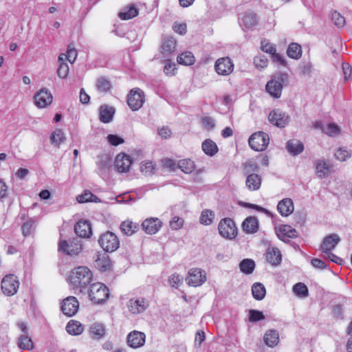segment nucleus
Wrapping results in <instances>:
<instances>
[{"label":"nucleus","mask_w":352,"mask_h":352,"mask_svg":"<svg viewBox=\"0 0 352 352\" xmlns=\"http://www.w3.org/2000/svg\"><path fill=\"white\" fill-rule=\"evenodd\" d=\"M92 277V272L88 267L79 266L72 270L69 279L74 289H79L80 293L85 294Z\"/></svg>","instance_id":"obj_1"},{"label":"nucleus","mask_w":352,"mask_h":352,"mask_svg":"<svg viewBox=\"0 0 352 352\" xmlns=\"http://www.w3.org/2000/svg\"><path fill=\"white\" fill-rule=\"evenodd\" d=\"M287 74L283 72L275 74L272 79L267 82L266 91L274 98H279L281 96L283 85L287 82Z\"/></svg>","instance_id":"obj_2"},{"label":"nucleus","mask_w":352,"mask_h":352,"mask_svg":"<svg viewBox=\"0 0 352 352\" xmlns=\"http://www.w3.org/2000/svg\"><path fill=\"white\" fill-rule=\"evenodd\" d=\"M85 293L89 294L90 300L94 304L102 303L105 302L109 296L108 287L101 283L91 284L89 289L85 291Z\"/></svg>","instance_id":"obj_3"},{"label":"nucleus","mask_w":352,"mask_h":352,"mask_svg":"<svg viewBox=\"0 0 352 352\" xmlns=\"http://www.w3.org/2000/svg\"><path fill=\"white\" fill-rule=\"evenodd\" d=\"M82 249V241L78 237L73 238L69 241L63 240L58 243V250L70 256L78 254Z\"/></svg>","instance_id":"obj_4"},{"label":"nucleus","mask_w":352,"mask_h":352,"mask_svg":"<svg viewBox=\"0 0 352 352\" xmlns=\"http://www.w3.org/2000/svg\"><path fill=\"white\" fill-rule=\"evenodd\" d=\"M98 243L100 247L108 252H113L120 247L118 236L112 232H106L100 236Z\"/></svg>","instance_id":"obj_5"},{"label":"nucleus","mask_w":352,"mask_h":352,"mask_svg":"<svg viewBox=\"0 0 352 352\" xmlns=\"http://www.w3.org/2000/svg\"><path fill=\"white\" fill-rule=\"evenodd\" d=\"M220 235L227 239H234L237 236V228L234 221L230 218L221 219L218 225Z\"/></svg>","instance_id":"obj_6"},{"label":"nucleus","mask_w":352,"mask_h":352,"mask_svg":"<svg viewBox=\"0 0 352 352\" xmlns=\"http://www.w3.org/2000/svg\"><path fill=\"white\" fill-rule=\"evenodd\" d=\"M19 281L16 276L8 274L1 280V289L3 293L8 296H14L19 287Z\"/></svg>","instance_id":"obj_7"},{"label":"nucleus","mask_w":352,"mask_h":352,"mask_svg":"<svg viewBox=\"0 0 352 352\" xmlns=\"http://www.w3.org/2000/svg\"><path fill=\"white\" fill-rule=\"evenodd\" d=\"M269 144V136L267 133L259 131L253 133L249 138L250 146L256 151H262Z\"/></svg>","instance_id":"obj_8"},{"label":"nucleus","mask_w":352,"mask_h":352,"mask_svg":"<svg viewBox=\"0 0 352 352\" xmlns=\"http://www.w3.org/2000/svg\"><path fill=\"white\" fill-rule=\"evenodd\" d=\"M206 280V273L200 268H192L188 271L186 278L187 284L192 287L201 285Z\"/></svg>","instance_id":"obj_9"},{"label":"nucleus","mask_w":352,"mask_h":352,"mask_svg":"<svg viewBox=\"0 0 352 352\" xmlns=\"http://www.w3.org/2000/svg\"><path fill=\"white\" fill-rule=\"evenodd\" d=\"M268 120L271 124L277 127L284 128L289 122L290 118L285 112L276 109L270 113Z\"/></svg>","instance_id":"obj_10"},{"label":"nucleus","mask_w":352,"mask_h":352,"mask_svg":"<svg viewBox=\"0 0 352 352\" xmlns=\"http://www.w3.org/2000/svg\"><path fill=\"white\" fill-rule=\"evenodd\" d=\"M144 102V92L140 89H131L128 95L127 103L132 111L140 109Z\"/></svg>","instance_id":"obj_11"},{"label":"nucleus","mask_w":352,"mask_h":352,"mask_svg":"<svg viewBox=\"0 0 352 352\" xmlns=\"http://www.w3.org/2000/svg\"><path fill=\"white\" fill-rule=\"evenodd\" d=\"M148 306L149 302L145 298H133L127 302L128 309L132 314H142Z\"/></svg>","instance_id":"obj_12"},{"label":"nucleus","mask_w":352,"mask_h":352,"mask_svg":"<svg viewBox=\"0 0 352 352\" xmlns=\"http://www.w3.org/2000/svg\"><path fill=\"white\" fill-rule=\"evenodd\" d=\"M214 68L218 74L228 76L234 70V63L229 57H222L216 60Z\"/></svg>","instance_id":"obj_13"},{"label":"nucleus","mask_w":352,"mask_h":352,"mask_svg":"<svg viewBox=\"0 0 352 352\" xmlns=\"http://www.w3.org/2000/svg\"><path fill=\"white\" fill-rule=\"evenodd\" d=\"M258 23V16L251 10L245 12L239 18V24L243 30H249Z\"/></svg>","instance_id":"obj_14"},{"label":"nucleus","mask_w":352,"mask_h":352,"mask_svg":"<svg viewBox=\"0 0 352 352\" xmlns=\"http://www.w3.org/2000/svg\"><path fill=\"white\" fill-rule=\"evenodd\" d=\"M52 95L47 89L43 88L34 96V104L38 108H45L52 102Z\"/></svg>","instance_id":"obj_15"},{"label":"nucleus","mask_w":352,"mask_h":352,"mask_svg":"<svg viewBox=\"0 0 352 352\" xmlns=\"http://www.w3.org/2000/svg\"><path fill=\"white\" fill-rule=\"evenodd\" d=\"M79 308V302L76 297L69 296L62 302L61 310L63 313L67 316L75 315Z\"/></svg>","instance_id":"obj_16"},{"label":"nucleus","mask_w":352,"mask_h":352,"mask_svg":"<svg viewBox=\"0 0 352 352\" xmlns=\"http://www.w3.org/2000/svg\"><path fill=\"white\" fill-rule=\"evenodd\" d=\"M277 236L284 242H288L289 239H294L298 236V232L296 229L289 225H281L276 228Z\"/></svg>","instance_id":"obj_17"},{"label":"nucleus","mask_w":352,"mask_h":352,"mask_svg":"<svg viewBox=\"0 0 352 352\" xmlns=\"http://www.w3.org/2000/svg\"><path fill=\"white\" fill-rule=\"evenodd\" d=\"M340 241V238L337 234H331L324 238L320 250L324 253H329L336 248Z\"/></svg>","instance_id":"obj_18"},{"label":"nucleus","mask_w":352,"mask_h":352,"mask_svg":"<svg viewBox=\"0 0 352 352\" xmlns=\"http://www.w3.org/2000/svg\"><path fill=\"white\" fill-rule=\"evenodd\" d=\"M162 225V223L158 218L151 217L142 222V227L146 234H154L159 231Z\"/></svg>","instance_id":"obj_19"},{"label":"nucleus","mask_w":352,"mask_h":352,"mask_svg":"<svg viewBox=\"0 0 352 352\" xmlns=\"http://www.w3.org/2000/svg\"><path fill=\"white\" fill-rule=\"evenodd\" d=\"M146 336L144 333L133 331L127 336V343L131 348L136 349L142 346L145 343Z\"/></svg>","instance_id":"obj_20"},{"label":"nucleus","mask_w":352,"mask_h":352,"mask_svg":"<svg viewBox=\"0 0 352 352\" xmlns=\"http://www.w3.org/2000/svg\"><path fill=\"white\" fill-rule=\"evenodd\" d=\"M331 167L332 166L329 161L318 160L315 164L316 174L320 179L325 178L329 175Z\"/></svg>","instance_id":"obj_21"},{"label":"nucleus","mask_w":352,"mask_h":352,"mask_svg":"<svg viewBox=\"0 0 352 352\" xmlns=\"http://www.w3.org/2000/svg\"><path fill=\"white\" fill-rule=\"evenodd\" d=\"M132 161L129 155L126 154H119L117 155L115 164L117 170L120 173H125L129 170Z\"/></svg>","instance_id":"obj_22"},{"label":"nucleus","mask_w":352,"mask_h":352,"mask_svg":"<svg viewBox=\"0 0 352 352\" xmlns=\"http://www.w3.org/2000/svg\"><path fill=\"white\" fill-rule=\"evenodd\" d=\"M75 232L80 238H89L91 234V224L88 221H79L75 226Z\"/></svg>","instance_id":"obj_23"},{"label":"nucleus","mask_w":352,"mask_h":352,"mask_svg":"<svg viewBox=\"0 0 352 352\" xmlns=\"http://www.w3.org/2000/svg\"><path fill=\"white\" fill-rule=\"evenodd\" d=\"M262 178L256 173L249 174L245 180V186L250 191H255L261 188Z\"/></svg>","instance_id":"obj_24"},{"label":"nucleus","mask_w":352,"mask_h":352,"mask_svg":"<svg viewBox=\"0 0 352 352\" xmlns=\"http://www.w3.org/2000/svg\"><path fill=\"white\" fill-rule=\"evenodd\" d=\"M243 230L246 234L256 233L258 230V221L255 217H247L242 223Z\"/></svg>","instance_id":"obj_25"},{"label":"nucleus","mask_w":352,"mask_h":352,"mask_svg":"<svg viewBox=\"0 0 352 352\" xmlns=\"http://www.w3.org/2000/svg\"><path fill=\"white\" fill-rule=\"evenodd\" d=\"M277 209L282 216L287 217L294 211V204L291 199L286 198L280 201Z\"/></svg>","instance_id":"obj_26"},{"label":"nucleus","mask_w":352,"mask_h":352,"mask_svg":"<svg viewBox=\"0 0 352 352\" xmlns=\"http://www.w3.org/2000/svg\"><path fill=\"white\" fill-rule=\"evenodd\" d=\"M265 344L271 348L276 346L279 342V333L275 329L267 331L263 336Z\"/></svg>","instance_id":"obj_27"},{"label":"nucleus","mask_w":352,"mask_h":352,"mask_svg":"<svg viewBox=\"0 0 352 352\" xmlns=\"http://www.w3.org/2000/svg\"><path fill=\"white\" fill-rule=\"evenodd\" d=\"M114 113L113 107L107 104L102 105L100 107V120L103 123H109L112 120Z\"/></svg>","instance_id":"obj_28"},{"label":"nucleus","mask_w":352,"mask_h":352,"mask_svg":"<svg viewBox=\"0 0 352 352\" xmlns=\"http://www.w3.org/2000/svg\"><path fill=\"white\" fill-rule=\"evenodd\" d=\"M287 149L290 154L295 156L302 152L304 146L300 140L292 139L287 142Z\"/></svg>","instance_id":"obj_29"},{"label":"nucleus","mask_w":352,"mask_h":352,"mask_svg":"<svg viewBox=\"0 0 352 352\" xmlns=\"http://www.w3.org/2000/svg\"><path fill=\"white\" fill-rule=\"evenodd\" d=\"M266 257L267 260L274 266L279 265L282 260L280 252L277 248H269Z\"/></svg>","instance_id":"obj_30"},{"label":"nucleus","mask_w":352,"mask_h":352,"mask_svg":"<svg viewBox=\"0 0 352 352\" xmlns=\"http://www.w3.org/2000/svg\"><path fill=\"white\" fill-rule=\"evenodd\" d=\"M120 228L123 234L131 236L139 230V225L130 220H126L121 223Z\"/></svg>","instance_id":"obj_31"},{"label":"nucleus","mask_w":352,"mask_h":352,"mask_svg":"<svg viewBox=\"0 0 352 352\" xmlns=\"http://www.w3.org/2000/svg\"><path fill=\"white\" fill-rule=\"evenodd\" d=\"M90 333L93 339L100 340L106 333L105 327L101 323H94L90 327Z\"/></svg>","instance_id":"obj_32"},{"label":"nucleus","mask_w":352,"mask_h":352,"mask_svg":"<svg viewBox=\"0 0 352 352\" xmlns=\"http://www.w3.org/2000/svg\"><path fill=\"white\" fill-rule=\"evenodd\" d=\"M176 41L173 37H165L162 44V51L163 54L169 55L175 51Z\"/></svg>","instance_id":"obj_33"},{"label":"nucleus","mask_w":352,"mask_h":352,"mask_svg":"<svg viewBox=\"0 0 352 352\" xmlns=\"http://www.w3.org/2000/svg\"><path fill=\"white\" fill-rule=\"evenodd\" d=\"M203 151L209 156H213L218 152L216 143L210 139H207L202 143Z\"/></svg>","instance_id":"obj_34"},{"label":"nucleus","mask_w":352,"mask_h":352,"mask_svg":"<svg viewBox=\"0 0 352 352\" xmlns=\"http://www.w3.org/2000/svg\"><path fill=\"white\" fill-rule=\"evenodd\" d=\"M138 14V11L134 6L124 8L118 14L119 17L122 20H129Z\"/></svg>","instance_id":"obj_35"},{"label":"nucleus","mask_w":352,"mask_h":352,"mask_svg":"<svg viewBox=\"0 0 352 352\" xmlns=\"http://www.w3.org/2000/svg\"><path fill=\"white\" fill-rule=\"evenodd\" d=\"M177 61L181 65H192L195 63V58L192 52L187 51L178 55Z\"/></svg>","instance_id":"obj_36"},{"label":"nucleus","mask_w":352,"mask_h":352,"mask_svg":"<svg viewBox=\"0 0 352 352\" xmlns=\"http://www.w3.org/2000/svg\"><path fill=\"white\" fill-rule=\"evenodd\" d=\"M252 293L253 297L257 300H263L266 294L265 286L260 283H254L252 287Z\"/></svg>","instance_id":"obj_37"},{"label":"nucleus","mask_w":352,"mask_h":352,"mask_svg":"<svg viewBox=\"0 0 352 352\" xmlns=\"http://www.w3.org/2000/svg\"><path fill=\"white\" fill-rule=\"evenodd\" d=\"M255 262L250 258H244L239 263L241 272L245 274H250L255 268Z\"/></svg>","instance_id":"obj_38"},{"label":"nucleus","mask_w":352,"mask_h":352,"mask_svg":"<svg viewBox=\"0 0 352 352\" xmlns=\"http://www.w3.org/2000/svg\"><path fill=\"white\" fill-rule=\"evenodd\" d=\"M66 330L70 335L78 336L82 333L83 327L79 322L72 320L67 323Z\"/></svg>","instance_id":"obj_39"},{"label":"nucleus","mask_w":352,"mask_h":352,"mask_svg":"<svg viewBox=\"0 0 352 352\" xmlns=\"http://www.w3.org/2000/svg\"><path fill=\"white\" fill-rule=\"evenodd\" d=\"M78 203L94 202L99 203L100 199L89 190H85L76 198Z\"/></svg>","instance_id":"obj_40"},{"label":"nucleus","mask_w":352,"mask_h":352,"mask_svg":"<svg viewBox=\"0 0 352 352\" xmlns=\"http://www.w3.org/2000/svg\"><path fill=\"white\" fill-rule=\"evenodd\" d=\"M178 168L185 173H190L195 169V164L190 159L179 160L177 163Z\"/></svg>","instance_id":"obj_41"},{"label":"nucleus","mask_w":352,"mask_h":352,"mask_svg":"<svg viewBox=\"0 0 352 352\" xmlns=\"http://www.w3.org/2000/svg\"><path fill=\"white\" fill-rule=\"evenodd\" d=\"M288 56L294 59H298L301 57L302 50L300 45L293 43H291L287 50Z\"/></svg>","instance_id":"obj_42"},{"label":"nucleus","mask_w":352,"mask_h":352,"mask_svg":"<svg viewBox=\"0 0 352 352\" xmlns=\"http://www.w3.org/2000/svg\"><path fill=\"white\" fill-rule=\"evenodd\" d=\"M18 346L21 349L31 350L33 349V342L27 335H21L18 338Z\"/></svg>","instance_id":"obj_43"},{"label":"nucleus","mask_w":352,"mask_h":352,"mask_svg":"<svg viewBox=\"0 0 352 352\" xmlns=\"http://www.w3.org/2000/svg\"><path fill=\"white\" fill-rule=\"evenodd\" d=\"M214 216V212L213 211L206 209L202 211L200 216L199 221L203 225H210L213 221Z\"/></svg>","instance_id":"obj_44"},{"label":"nucleus","mask_w":352,"mask_h":352,"mask_svg":"<svg viewBox=\"0 0 352 352\" xmlns=\"http://www.w3.org/2000/svg\"><path fill=\"white\" fill-rule=\"evenodd\" d=\"M294 293L300 298H306L309 295L307 287L302 283H298L293 287Z\"/></svg>","instance_id":"obj_45"},{"label":"nucleus","mask_w":352,"mask_h":352,"mask_svg":"<svg viewBox=\"0 0 352 352\" xmlns=\"http://www.w3.org/2000/svg\"><path fill=\"white\" fill-rule=\"evenodd\" d=\"M52 142L56 146H59L60 143L63 142L65 140V134L61 129H56L50 137Z\"/></svg>","instance_id":"obj_46"},{"label":"nucleus","mask_w":352,"mask_h":352,"mask_svg":"<svg viewBox=\"0 0 352 352\" xmlns=\"http://www.w3.org/2000/svg\"><path fill=\"white\" fill-rule=\"evenodd\" d=\"M111 87V82L107 78L100 77L97 80L96 87L99 91L107 92Z\"/></svg>","instance_id":"obj_47"},{"label":"nucleus","mask_w":352,"mask_h":352,"mask_svg":"<svg viewBox=\"0 0 352 352\" xmlns=\"http://www.w3.org/2000/svg\"><path fill=\"white\" fill-rule=\"evenodd\" d=\"M254 64L256 68L262 69L267 66L268 59L266 56L260 54L254 57Z\"/></svg>","instance_id":"obj_48"},{"label":"nucleus","mask_w":352,"mask_h":352,"mask_svg":"<svg viewBox=\"0 0 352 352\" xmlns=\"http://www.w3.org/2000/svg\"><path fill=\"white\" fill-rule=\"evenodd\" d=\"M248 316L249 320L252 322H256L265 319L263 312L256 309H250Z\"/></svg>","instance_id":"obj_49"},{"label":"nucleus","mask_w":352,"mask_h":352,"mask_svg":"<svg viewBox=\"0 0 352 352\" xmlns=\"http://www.w3.org/2000/svg\"><path fill=\"white\" fill-rule=\"evenodd\" d=\"M331 19L334 25L338 28H342L345 24L344 17L337 11H333L331 13Z\"/></svg>","instance_id":"obj_50"},{"label":"nucleus","mask_w":352,"mask_h":352,"mask_svg":"<svg viewBox=\"0 0 352 352\" xmlns=\"http://www.w3.org/2000/svg\"><path fill=\"white\" fill-rule=\"evenodd\" d=\"M334 155L336 159L343 162L351 157V152L346 148H340L336 151Z\"/></svg>","instance_id":"obj_51"},{"label":"nucleus","mask_w":352,"mask_h":352,"mask_svg":"<svg viewBox=\"0 0 352 352\" xmlns=\"http://www.w3.org/2000/svg\"><path fill=\"white\" fill-rule=\"evenodd\" d=\"M244 172L245 174L249 175L252 173H254L258 172L259 170V166L253 161L246 162L244 164Z\"/></svg>","instance_id":"obj_52"},{"label":"nucleus","mask_w":352,"mask_h":352,"mask_svg":"<svg viewBox=\"0 0 352 352\" xmlns=\"http://www.w3.org/2000/svg\"><path fill=\"white\" fill-rule=\"evenodd\" d=\"M34 220L32 219H28L22 226V232L25 236L32 234L34 230Z\"/></svg>","instance_id":"obj_53"},{"label":"nucleus","mask_w":352,"mask_h":352,"mask_svg":"<svg viewBox=\"0 0 352 352\" xmlns=\"http://www.w3.org/2000/svg\"><path fill=\"white\" fill-rule=\"evenodd\" d=\"M95 266L102 272L107 271L110 267L109 261L98 258L95 261Z\"/></svg>","instance_id":"obj_54"},{"label":"nucleus","mask_w":352,"mask_h":352,"mask_svg":"<svg viewBox=\"0 0 352 352\" xmlns=\"http://www.w3.org/2000/svg\"><path fill=\"white\" fill-rule=\"evenodd\" d=\"M141 172L145 175H150L153 173L154 165L152 162H146L141 164Z\"/></svg>","instance_id":"obj_55"},{"label":"nucleus","mask_w":352,"mask_h":352,"mask_svg":"<svg viewBox=\"0 0 352 352\" xmlns=\"http://www.w3.org/2000/svg\"><path fill=\"white\" fill-rule=\"evenodd\" d=\"M69 73V66L65 62H60L59 67L57 69V74L59 78H65L67 76Z\"/></svg>","instance_id":"obj_56"},{"label":"nucleus","mask_w":352,"mask_h":352,"mask_svg":"<svg viewBox=\"0 0 352 352\" xmlns=\"http://www.w3.org/2000/svg\"><path fill=\"white\" fill-rule=\"evenodd\" d=\"M184 219L179 217H174L170 221V226L173 230H179L184 225Z\"/></svg>","instance_id":"obj_57"},{"label":"nucleus","mask_w":352,"mask_h":352,"mask_svg":"<svg viewBox=\"0 0 352 352\" xmlns=\"http://www.w3.org/2000/svg\"><path fill=\"white\" fill-rule=\"evenodd\" d=\"M324 132L329 136H335L340 133V129L336 124L331 123L327 126Z\"/></svg>","instance_id":"obj_58"},{"label":"nucleus","mask_w":352,"mask_h":352,"mask_svg":"<svg viewBox=\"0 0 352 352\" xmlns=\"http://www.w3.org/2000/svg\"><path fill=\"white\" fill-rule=\"evenodd\" d=\"M175 69H176V65L175 63H171L169 60H167L165 63V65L164 67V72L166 75H169V76L174 75Z\"/></svg>","instance_id":"obj_59"},{"label":"nucleus","mask_w":352,"mask_h":352,"mask_svg":"<svg viewBox=\"0 0 352 352\" xmlns=\"http://www.w3.org/2000/svg\"><path fill=\"white\" fill-rule=\"evenodd\" d=\"M108 142L113 146H118L124 142V139L116 135H109L107 136Z\"/></svg>","instance_id":"obj_60"},{"label":"nucleus","mask_w":352,"mask_h":352,"mask_svg":"<svg viewBox=\"0 0 352 352\" xmlns=\"http://www.w3.org/2000/svg\"><path fill=\"white\" fill-rule=\"evenodd\" d=\"M205 333L203 331H197L195 335V346L199 348L201 343L205 340Z\"/></svg>","instance_id":"obj_61"},{"label":"nucleus","mask_w":352,"mask_h":352,"mask_svg":"<svg viewBox=\"0 0 352 352\" xmlns=\"http://www.w3.org/2000/svg\"><path fill=\"white\" fill-rule=\"evenodd\" d=\"M77 57V51L75 48L72 47L70 45L68 46L67 59L73 63Z\"/></svg>","instance_id":"obj_62"},{"label":"nucleus","mask_w":352,"mask_h":352,"mask_svg":"<svg viewBox=\"0 0 352 352\" xmlns=\"http://www.w3.org/2000/svg\"><path fill=\"white\" fill-rule=\"evenodd\" d=\"M173 28L175 32H177L181 35L186 34V30H187L186 23H175L173 26Z\"/></svg>","instance_id":"obj_63"},{"label":"nucleus","mask_w":352,"mask_h":352,"mask_svg":"<svg viewBox=\"0 0 352 352\" xmlns=\"http://www.w3.org/2000/svg\"><path fill=\"white\" fill-rule=\"evenodd\" d=\"M261 49L263 52L271 54L272 56L276 52L275 45L271 43H266L264 45L263 42L261 43Z\"/></svg>","instance_id":"obj_64"}]
</instances>
